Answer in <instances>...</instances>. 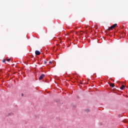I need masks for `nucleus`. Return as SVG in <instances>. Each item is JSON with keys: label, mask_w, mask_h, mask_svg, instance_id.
Listing matches in <instances>:
<instances>
[{"label": "nucleus", "mask_w": 128, "mask_h": 128, "mask_svg": "<svg viewBox=\"0 0 128 128\" xmlns=\"http://www.w3.org/2000/svg\"><path fill=\"white\" fill-rule=\"evenodd\" d=\"M116 26H118V24H114L112 26H110L108 28L109 30H110L112 29V28H114Z\"/></svg>", "instance_id": "obj_1"}, {"label": "nucleus", "mask_w": 128, "mask_h": 128, "mask_svg": "<svg viewBox=\"0 0 128 128\" xmlns=\"http://www.w3.org/2000/svg\"><path fill=\"white\" fill-rule=\"evenodd\" d=\"M35 54H36V56H40V52L38 50H36Z\"/></svg>", "instance_id": "obj_2"}, {"label": "nucleus", "mask_w": 128, "mask_h": 128, "mask_svg": "<svg viewBox=\"0 0 128 128\" xmlns=\"http://www.w3.org/2000/svg\"><path fill=\"white\" fill-rule=\"evenodd\" d=\"M44 78V74H42L39 78V80H42Z\"/></svg>", "instance_id": "obj_3"}, {"label": "nucleus", "mask_w": 128, "mask_h": 128, "mask_svg": "<svg viewBox=\"0 0 128 128\" xmlns=\"http://www.w3.org/2000/svg\"><path fill=\"white\" fill-rule=\"evenodd\" d=\"M124 85H122V86L120 87V90H124L125 88Z\"/></svg>", "instance_id": "obj_4"}, {"label": "nucleus", "mask_w": 128, "mask_h": 128, "mask_svg": "<svg viewBox=\"0 0 128 128\" xmlns=\"http://www.w3.org/2000/svg\"><path fill=\"white\" fill-rule=\"evenodd\" d=\"M85 112H90V109L85 110Z\"/></svg>", "instance_id": "obj_5"}, {"label": "nucleus", "mask_w": 128, "mask_h": 128, "mask_svg": "<svg viewBox=\"0 0 128 128\" xmlns=\"http://www.w3.org/2000/svg\"><path fill=\"white\" fill-rule=\"evenodd\" d=\"M110 86H111L112 88H114V84H110Z\"/></svg>", "instance_id": "obj_6"}, {"label": "nucleus", "mask_w": 128, "mask_h": 128, "mask_svg": "<svg viewBox=\"0 0 128 128\" xmlns=\"http://www.w3.org/2000/svg\"><path fill=\"white\" fill-rule=\"evenodd\" d=\"M14 114L12 112H10L9 114V116H13Z\"/></svg>", "instance_id": "obj_7"}, {"label": "nucleus", "mask_w": 128, "mask_h": 128, "mask_svg": "<svg viewBox=\"0 0 128 128\" xmlns=\"http://www.w3.org/2000/svg\"><path fill=\"white\" fill-rule=\"evenodd\" d=\"M122 122H128L127 120H124Z\"/></svg>", "instance_id": "obj_8"}, {"label": "nucleus", "mask_w": 128, "mask_h": 128, "mask_svg": "<svg viewBox=\"0 0 128 128\" xmlns=\"http://www.w3.org/2000/svg\"><path fill=\"white\" fill-rule=\"evenodd\" d=\"M2 62H6V60L4 59V60H3Z\"/></svg>", "instance_id": "obj_9"}, {"label": "nucleus", "mask_w": 128, "mask_h": 128, "mask_svg": "<svg viewBox=\"0 0 128 128\" xmlns=\"http://www.w3.org/2000/svg\"><path fill=\"white\" fill-rule=\"evenodd\" d=\"M10 60H11L10 58L8 59V60H6V61H7V62H10Z\"/></svg>", "instance_id": "obj_10"}, {"label": "nucleus", "mask_w": 128, "mask_h": 128, "mask_svg": "<svg viewBox=\"0 0 128 128\" xmlns=\"http://www.w3.org/2000/svg\"><path fill=\"white\" fill-rule=\"evenodd\" d=\"M44 64H46V61H44Z\"/></svg>", "instance_id": "obj_11"}, {"label": "nucleus", "mask_w": 128, "mask_h": 128, "mask_svg": "<svg viewBox=\"0 0 128 128\" xmlns=\"http://www.w3.org/2000/svg\"><path fill=\"white\" fill-rule=\"evenodd\" d=\"M50 64H52V61H50Z\"/></svg>", "instance_id": "obj_12"}, {"label": "nucleus", "mask_w": 128, "mask_h": 128, "mask_svg": "<svg viewBox=\"0 0 128 128\" xmlns=\"http://www.w3.org/2000/svg\"><path fill=\"white\" fill-rule=\"evenodd\" d=\"M24 96V94H21V96Z\"/></svg>", "instance_id": "obj_13"}]
</instances>
